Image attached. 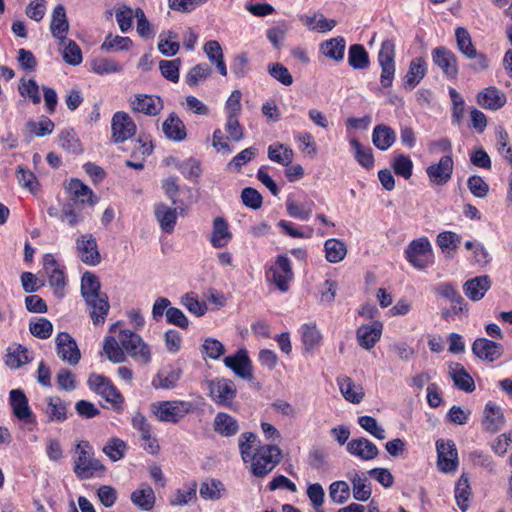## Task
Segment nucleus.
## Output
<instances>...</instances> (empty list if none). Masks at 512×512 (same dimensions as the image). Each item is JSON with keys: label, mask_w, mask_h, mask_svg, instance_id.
Masks as SVG:
<instances>
[{"label": "nucleus", "mask_w": 512, "mask_h": 512, "mask_svg": "<svg viewBox=\"0 0 512 512\" xmlns=\"http://www.w3.org/2000/svg\"><path fill=\"white\" fill-rule=\"evenodd\" d=\"M224 364L243 379L250 380L253 377L251 361L245 349H240L234 355L225 357Z\"/></svg>", "instance_id": "23"}, {"label": "nucleus", "mask_w": 512, "mask_h": 512, "mask_svg": "<svg viewBox=\"0 0 512 512\" xmlns=\"http://www.w3.org/2000/svg\"><path fill=\"white\" fill-rule=\"evenodd\" d=\"M407 261L416 269L424 270L430 264L432 246L425 237L413 240L405 251Z\"/></svg>", "instance_id": "8"}, {"label": "nucleus", "mask_w": 512, "mask_h": 512, "mask_svg": "<svg viewBox=\"0 0 512 512\" xmlns=\"http://www.w3.org/2000/svg\"><path fill=\"white\" fill-rule=\"evenodd\" d=\"M63 51V59L70 65H79L82 62V52L77 43L73 40H66Z\"/></svg>", "instance_id": "63"}, {"label": "nucleus", "mask_w": 512, "mask_h": 512, "mask_svg": "<svg viewBox=\"0 0 512 512\" xmlns=\"http://www.w3.org/2000/svg\"><path fill=\"white\" fill-rule=\"evenodd\" d=\"M392 166L396 175L405 179H410L412 176L413 162L408 156L403 154L396 156Z\"/></svg>", "instance_id": "60"}, {"label": "nucleus", "mask_w": 512, "mask_h": 512, "mask_svg": "<svg viewBox=\"0 0 512 512\" xmlns=\"http://www.w3.org/2000/svg\"><path fill=\"white\" fill-rule=\"evenodd\" d=\"M29 330L33 336L40 339H47L52 334L53 325L48 319L40 318L36 322L30 323Z\"/></svg>", "instance_id": "64"}, {"label": "nucleus", "mask_w": 512, "mask_h": 512, "mask_svg": "<svg viewBox=\"0 0 512 512\" xmlns=\"http://www.w3.org/2000/svg\"><path fill=\"white\" fill-rule=\"evenodd\" d=\"M232 239L229 224L223 217H216L213 220V229L210 236V243L214 248L225 247Z\"/></svg>", "instance_id": "31"}, {"label": "nucleus", "mask_w": 512, "mask_h": 512, "mask_svg": "<svg viewBox=\"0 0 512 512\" xmlns=\"http://www.w3.org/2000/svg\"><path fill=\"white\" fill-rule=\"evenodd\" d=\"M505 424V417L500 406L489 402L483 411L482 426L486 432L496 433Z\"/></svg>", "instance_id": "25"}, {"label": "nucleus", "mask_w": 512, "mask_h": 512, "mask_svg": "<svg viewBox=\"0 0 512 512\" xmlns=\"http://www.w3.org/2000/svg\"><path fill=\"white\" fill-rule=\"evenodd\" d=\"M282 451L276 445H263L258 447L251 459V472L256 477H264L269 474L281 461Z\"/></svg>", "instance_id": "3"}, {"label": "nucleus", "mask_w": 512, "mask_h": 512, "mask_svg": "<svg viewBox=\"0 0 512 512\" xmlns=\"http://www.w3.org/2000/svg\"><path fill=\"white\" fill-rule=\"evenodd\" d=\"M132 45L128 37L108 35L101 45V50L105 52L128 50Z\"/></svg>", "instance_id": "57"}, {"label": "nucleus", "mask_w": 512, "mask_h": 512, "mask_svg": "<svg viewBox=\"0 0 512 512\" xmlns=\"http://www.w3.org/2000/svg\"><path fill=\"white\" fill-rule=\"evenodd\" d=\"M432 60L448 78L454 79L457 77V57L451 50L444 46L434 48L432 51Z\"/></svg>", "instance_id": "20"}, {"label": "nucleus", "mask_w": 512, "mask_h": 512, "mask_svg": "<svg viewBox=\"0 0 512 512\" xmlns=\"http://www.w3.org/2000/svg\"><path fill=\"white\" fill-rule=\"evenodd\" d=\"M350 144L355 151V158L357 162L366 169L372 168L374 164V157L371 148L363 147L355 138H351Z\"/></svg>", "instance_id": "46"}, {"label": "nucleus", "mask_w": 512, "mask_h": 512, "mask_svg": "<svg viewBox=\"0 0 512 512\" xmlns=\"http://www.w3.org/2000/svg\"><path fill=\"white\" fill-rule=\"evenodd\" d=\"M88 385L94 392L101 395L107 402H110L114 405L122 404L123 396L108 378L102 375L92 374L88 378Z\"/></svg>", "instance_id": "13"}, {"label": "nucleus", "mask_w": 512, "mask_h": 512, "mask_svg": "<svg viewBox=\"0 0 512 512\" xmlns=\"http://www.w3.org/2000/svg\"><path fill=\"white\" fill-rule=\"evenodd\" d=\"M295 139L298 141V148L302 153L308 155L311 158H315L317 155V146L313 136L307 132H299L295 135Z\"/></svg>", "instance_id": "58"}, {"label": "nucleus", "mask_w": 512, "mask_h": 512, "mask_svg": "<svg viewBox=\"0 0 512 512\" xmlns=\"http://www.w3.org/2000/svg\"><path fill=\"white\" fill-rule=\"evenodd\" d=\"M43 267L48 275L49 285L57 297L64 295V287L66 285L64 272L59 268V265L51 254L44 255Z\"/></svg>", "instance_id": "17"}, {"label": "nucleus", "mask_w": 512, "mask_h": 512, "mask_svg": "<svg viewBox=\"0 0 512 512\" xmlns=\"http://www.w3.org/2000/svg\"><path fill=\"white\" fill-rule=\"evenodd\" d=\"M476 102L486 110L497 111L507 102L505 93L495 86H489L481 90L476 96Z\"/></svg>", "instance_id": "22"}, {"label": "nucleus", "mask_w": 512, "mask_h": 512, "mask_svg": "<svg viewBox=\"0 0 512 512\" xmlns=\"http://www.w3.org/2000/svg\"><path fill=\"white\" fill-rule=\"evenodd\" d=\"M448 368L449 375L458 389L466 393H471L475 390V382L462 364L452 362Z\"/></svg>", "instance_id": "29"}, {"label": "nucleus", "mask_w": 512, "mask_h": 512, "mask_svg": "<svg viewBox=\"0 0 512 512\" xmlns=\"http://www.w3.org/2000/svg\"><path fill=\"white\" fill-rule=\"evenodd\" d=\"M203 49H204V52L206 53L207 57L209 58V60L212 63L216 64V68H217L218 72L222 76H226L227 68H226V64L223 59V52H222V48H221L219 42L216 40L207 41L204 44Z\"/></svg>", "instance_id": "39"}, {"label": "nucleus", "mask_w": 512, "mask_h": 512, "mask_svg": "<svg viewBox=\"0 0 512 512\" xmlns=\"http://www.w3.org/2000/svg\"><path fill=\"white\" fill-rule=\"evenodd\" d=\"M209 396L218 406L231 408L237 389L233 381L216 379L209 382Z\"/></svg>", "instance_id": "10"}, {"label": "nucleus", "mask_w": 512, "mask_h": 512, "mask_svg": "<svg viewBox=\"0 0 512 512\" xmlns=\"http://www.w3.org/2000/svg\"><path fill=\"white\" fill-rule=\"evenodd\" d=\"M30 361L28 350L18 345L13 351H9L6 355L5 363L11 369H17Z\"/></svg>", "instance_id": "51"}, {"label": "nucleus", "mask_w": 512, "mask_h": 512, "mask_svg": "<svg viewBox=\"0 0 512 512\" xmlns=\"http://www.w3.org/2000/svg\"><path fill=\"white\" fill-rule=\"evenodd\" d=\"M378 62L381 67V85L385 88L390 87L395 74V44L392 40L386 39L382 42Z\"/></svg>", "instance_id": "7"}, {"label": "nucleus", "mask_w": 512, "mask_h": 512, "mask_svg": "<svg viewBox=\"0 0 512 512\" xmlns=\"http://www.w3.org/2000/svg\"><path fill=\"white\" fill-rule=\"evenodd\" d=\"M491 287L489 276L482 275L466 281L463 285V292L471 301L481 300Z\"/></svg>", "instance_id": "27"}, {"label": "nucleus", "mask_w": 512, "mask_h": 512, "mask_svg": "<svg viewBox=\"0 0 512 512\" xmlns=\"http://www.w3.org/2000/svg\"><path fill=\"white\" fill-rule=\"evenodd\" d=\"M373 144L380 150L388 149L396 140L394 130H373Z\"/></svg>", "instance_id": "62"}, {"label": "nucleus", "mask_w": 512, "mask_h": 512, "mask_svg": "<svg viewBox=\"0 0 512 512\" xmlns=\"http://www.w3.org/2000/svg\"><path fill=\"white\" fill-rule=\"evenodd\" d=\"M293 277L294 273L290 261L285 255H279L267 272V279L282 292L288 291L289 283Z\"/></svg>", "instance_id": "9"}, {"label": "nucleus", "mask_w": 512, "mask_h": 512, "mask_svg": "<svg viewBox=\"0 0 512 512\" xmlns=\"http://www.w3.org/2000/svg\"><path fill=\"white\" fill-rule=\"evenodd\" d=\"M470 495L471 488L469 485V480L465 474H462L455 487V498L462 511H466L468 507L466 503L469 501Z\"/></svg>", "instance_id": "49"}, {"label": "nucleus", "mask_w": 512, "mask_h": 512, "mask_svg": "<svg viewBox=\"0 0 512 512\" xmlns=\"http://www.w3.org/2000/svg\"><path fill=\"white\" fill-rule=\"evenodd\" d=\"M382 323L375 321L370 325H362L357 330V339L361 347L371 349L380 339Z\"/></svg>", "instance_id": "32"}, {"label": "nucleus", "mask_w": 512, "mask_h": 512, "mask_svg": "<svg viewBox=\"0 0 512 512\" xmlns=\"http://www.w3.org/2000/svg\"><path fill=\"white\" fill-rule=\"evenodd\" d=\"M76 248L83 263L95 266L101 262L97 242L92 234L81 235L76 240Z\"/></svg>", "instance_id": "18"}, {"label": "nucleus", "mask_w": 512, "mask_h": 512, "mask_svg": "<svg viewBox=\"0 0 512 512\" xmlns=\"http://www.w3.org/2000/svg\"><path fill=\"white\" fill-rule=\"evenodd\" d=\"M129 105L134 112L149 116H155L163 109L161 98L148 94H135L131 96L129 98Z\"/></svg>", "instance_id": "19"}, {"label": "nucleus", "mask_w": 512, "mask_h": 512, "mask_svg": "<svg viewBox=\"0 0 512 512\" xmlns=\"http://www.w3.org/2000/svg\"><path fill=\"white\" fill-rule=\"evenodd\" d=\"M346 48V42L343 37H335L330 40H326L321 44V52L327 58L334 61H342L344 58V52Z\"/></svg>", "instance_id": "37"}, {"label": "nucleus", "mask_w": 512, "mask_h": 512, "mask_svg": "<svg viewBox=\"0 0 512 512\" xmlns=\"http://www.w3.org/2000/svg\"><path fill=\"white\" fill-rule=\"evenodd\" d=\"M178 209L182 214L185 212V209L182 207H170L164 203H158L155 205V217L159 222L161 229L166 233H171L174 230Z\"/></svg>", "instance_id": "26"}, {"label": "nucleus", "mask_w": 512, "mask_h": 512, "mask_svg": "<svg viewBox=\"0 0 512 512\" xmlns=\"http://www.w3.org/2000/svg\"><path fill=\"white\" fill-rule=\"evenodd\" d=\"M78 456L74 462V473L78 478L85 480L92 478L97 472H103V464L93 456L92 448L88 442L78 444Z\"/></svg>", "instance_id": "5"}, {"label": "nucleus", "mask_w": 512, "mask_h": 512, "mask_svg": "<svg viewBox=\"0 0 512 512\" xmlns=\"http://www.w3.org/2000/svg\"><path fill=\"white\" fill-rule=\"evenodd\" d=\"M324 248L326 260L330 263L341 262L347 254L345 243L338 239L332 238L326 240Z\"/></svg>", "instance_id": "40"}, {"label": "nucleus", "mask_w": 512, "mask_h": 512, "mask_svg": "<svg viewBox=\"0 0 512 512\" xmlns=\"http://www.w3.org/2000/svg\"><path fill=\"white\" fill-rule=\"evenodd\" d=\"M329 496L336 504L345 503L350 497L349 485L345 481L333 482L329 487Z\"/></svg>", "instance_id": "55"}, {"label": "nucleus", "mask_w": 512, "mask_h": 512, "mask_svg": "<svg viewBox=\"0 0 512 512\" xmlns=\"http://www.w3.org/2000/svg\"><path fill=\"white\" fill-rule=\"evenodd\" d=\"M213 427L216 433L224 437L235 435L239 429L236 419L224 412L216 414Z\"/></svg>", "instance_id": "36"}, {"label": "nucleus", "mask_w": 512, "mask_h": 512, "mask_svg": "<svg viewBox=\"0 0 512 512\" xmlns=\"http://www.w3.org/2000/svg\"><path fill=\"white\" fill-rule=\"evenodd\" d=\"M69 195L68 203L85 207H92L98 202V197L93 191L79 179L73 178L66 185Z\"/></svg>", "instance_id": "11"}, {"label": "nucleus", "mask_w": 512, "mask_h": 512, "mask_svg": "<svg viewBox=\"0 0 512 512\" xmlns=\"http://www.w3.org/2000/svg\"><path fill=\"white\" fill-rule=\"evenodd\" d=\"M45 415L49 422H64L67 419L68 404L58 396L46 399Z\"/></svg>", "instance_id": "34"}, {"label": "nucleus", "mask_w": 512, "mask_h": 512, "mask_svg": "<svg viewBox=\"0 0 512 512\" xmlns=\"http://www.w3.org/2000/svg\"><path fill=\"white\" fill-rule=\"evenodd\" d=\"M425 72V61L423 59L416 58L412 60L405 76L404 86L413 89L425 76Z\"/></svg>", "instance_id": "41"}, {"label": "nucleus", "mask_w": 512, "mask_h": 512, "mask_svg": "<svg viewBox=\"0 0 512 512\" xmlns=\"http://www.w3.org/2000/svg\"><path fill=\"white\" fill-rule=\"evenodd\" d=\"M455 39L460 53L466 58L474 60L471 64V68L474 71H483L488 68L487 57L477 51L473 45L471 35L466 28L457 27L455 30Z\"/></svg>", "instance_id": "6"}, {"label": "nucleus", "mask_w": 512, "mask_h": 512, "mask_svg": "<svg viewBox=\"0 0 512 512\" xmlns=\"http://www.w3.org/2000/svg\"><path fill=\"white\" fill-rule=\"evenodd\" d=\"M302 330V342L307 352H311L321 341V334L315 324H304Z\"/></svg>", "instance_id": "44"}, {"label": "nucleus", "mask_w": 512, "mask_h": 512, "mask_svg": "<svg viewBox=\"0 0 512 512\" xmlns=\"http://www.w3.org/2000/svg\"><path fill=\"white\" fill-rule=\"evenodd\" d=\"M197 483L192 482L187 489H178L175 494L170 498L172 506H183L191 501L196 500Z\"/></svg>", "instance_id": "50"}, {"label": "nucleus", "mask_w": 512, "mask_h": 512, "mask_svg": "<svg viewBox=\"0 0 512 512\" xmlns=\"http://www.w3.org/2000/svg\"><path fill=\"white\" fill-rule=\"evenodd\" d=\"M454 162L450 155L440 158L426 168L429 181L433 185H445L452 177Z\"/></svg>", "instance_id": "16"}, {"label": "nucleus", "mask_w": 512, "mask_h": 512, "mask_svg": "<svg viewBox=\"0 0 512 512\" xmlns=\"http://www.w3.org/2000/svg\"><path fill=\"white\" fill-rule=\"evenodd\" d=\"M126 443L119 438L110 439L103 447V452L112 460L118 461L124 457Z\"/></svg>", "instance_id": "54"}, {"label": "nucleus", "mask_w": 512, "mask_h": 512, "mask_svg": "<svg viewBox=\"0 0 512 512\" xmlns=\"http://www.w3.org/2000/svg\"><path fill=\"white\" fill-rule=\"evenodd\" d=\"M103 350L107 355V358L114 363H122L126 359L124 349L121 346L119 339L116 340L113 337H108L104 342Z\"/></svg>", "instance_id": "45"}, {"label": "nucleus", "mask_w": 512, "mask_h": 512, "mask_svg": "<svg viewBox=\"0 0 512 512\" xmlns=\"http://www.w3.org/2000/svg\"><path fill=\"white\" fill-rule=\"evenodd\" d=\"M348 63L356 70L368 68L370 64L369 54L361 44H353L349 47Z\"/></svg>", "instance_id": "38"}, {"label": "nucleus", "mask_w": 512, "mask_h": 512, "mask_svg": "<svg viewBox=\"0 0 512 512\" xmlns=\"http://www.w3.org/2000/svg\"><path fill=\"white\" fill-rule=\"evenodd\" d=\"M57 355L68 364L75 366L81 359V353L75 339L67 332H60L55 338Z\"/></svg>", "instance_id": "12"}, {"label": "nucleus", "mask_w": 512, "mask_h": 512, "mask_svg": "<svg viewBox=\"0 0 512 512\" xmlns=\"http://www.w3.org/2000/svg\"><path fill=\"white\" fill-rule=\"evenodd\" d=\"M438 454L437 466L443 472L456 471L458 467V453L452 440H438L436 442Z\"/></svg>", "instance_id": "14"}, {"label": "nucleus", "mask_w": 512, "mask_h": 512, "mask_svg": "<svg viewBox=\"0 0 512 512\" xmlns=\"http://www.w3.org/2000/svg\"><path fill=\"white\" fill-rule=\"evenodd\" d=\"M212 73L211 68L207 64H198L190 69L185 79L188 85L195 86L200 81L208 78Z\"/></svg>", "instance_id": "61"}, {"label": "nucleus", "mask_w": 512, "mask_h": 512, "mask_svg": "<svg viewBox=\"0 0 512 512\" xmlns=\"http://www.w3.org/2000/svg\"><path fill=\"white\" fill-rule=\"evenodd\" d=\"M151 410L159 421L177 424L187 415L194 413L196 406L191 401L166 400L153 403Z\"/></svg>", "instance_id": "2"}, {"label": "nucleus", "mask_w": 512, "mask_h": 512, "mask_svg": "<svg viewBox=\"0 0 512 512\" xmlns=\"http://www.w3.org/2000/svg\"><path fill=\"white\" fill-rule=\"evenodd\" d=\"M339 389L343 397L354 404H359L364 398V390L361 385L356 384L350 377L337 379Z\"/></svg>", "instance_id": "35"}, {"label": "nucleus", "mask_w": 512, "mask_h": 512, "mask_svg": "<svg viewBox=\"0 0 512 512\" xmlns=\"http://www.w3.org/2000/svg\"><path fill=\"white\" fill-rule=\"evenodd\" d=\"M92 70L100 75L115 73L122 70V66L114 60L98 57L91 62Z\"/></svg>", "instance_id": "52"}, {"label": "nucleus", "mask_w": 512, "mask_h": 512, "mask_svg": "<svg viewBox=\"0 0 512 512\" xmlns=\"http://www.w3.org/2000/svg\"><path fill=\"white\" fill-rule=\"evenodd\" d=\"M287 212L291 217L308 220L312 214V204L297 203L291 199L286 202Z\"/></svg>", "instance_id": "59"}, {"label": "nucleus", "mask_w": 512, "mask_h": 512, "mask_svg": "<svg viewBox=\"0 0 512 512\" xmlns=\"http://www.w3.org/2000/svg\"><path fill=\"white\" fill-rule=\"evenodd\" d=\"M347 450L350 454L362 460H372L376 458L379 453L376 445L366 438L352 439L347 444Z\"/></svg>", "instance_id": "30"}, {"label": "nucleus", "mask_w": 512, "mask_h": 512, "mask_svg": "<svg viewBox=\"0 0 512 512\" xmlns=\"http://www.w3.org/2000/svg\"><path fill=\"white\" fill-rule=\"evenodd\" d=\"M132 426L140 433L143 449L149 454H158L160 446L157 439L151 434V425L146 417L140 412H136L132 417Z\"/></svg>", "instance_id": "15"}, {"label": "nucleus", "mask_w": 512, "mask_h": 512, "mask_svg": "<svg viewBox=\"0 0 512 512\" xmlns=\"http://www.w3.org/2000/svg\"><path fill=\"white\" fill-rule=\"evenodd\" d=\"M257 436L252 432H245L239 437V449L241 458L245 463H248L255 451H253L254 444Z\"/></svg>", "instance_id": "53"}, {"label": "nucleus", "mask_w": 512, "mask_h": 512, "mask_svg": "<svg viewBox=\"0 0 512 512\" xmlns=\"http://www.w3.org/2000/svg\"><path fill=\"white\" fill-rule=\"evenodd\" d=\"M359 425L373 437L378 440H384L386 438V432L381 427L377 420L371 416H361L358 418Z\"/></svg>", "instance_id": "56"}, {"label": "nucleus", "mask_w": 512, "mask_h": 512, "mask_svg": "<svg viewBox=\"0 0 512 512\" xmlns=\"http://www.w3.org/2000/svg\"><path fill=\"white\" fill-rule=\"evenodd\" d=\"M472 352L479 359L492 363L503 355L504 348L486 338H477L472 344Z\"/></svg>", "instance_id": "21"}, {"label": "nucleus", "mask_w": 512, "mask_h": 512, "mask_svg": "<svg viewBox=\"0 0 512 512\" xmlns=\"http://www.w3.org/2000/svg\"><path fill=\"white\" fill-rule=\"evenodd\" d=\"M223 490L224 485L221 481L210 479L201 483L199 493L205 500H218L221 498V492Z\"/></svg>", "instance_id": "47"}, {"label": "nucleus", "mask_w": 512, "mask_h": 512, "mask_svg": "<svg viewBox=\"0 0 512 512\" xmlns=\"http://www.w3.org/2000/svg\"><path fill=\"white\" fill-rule=\"evenodd\" d=\"M9 402L14 416L20 421L32 422L33 413L29 407L28 399L20 389H13L9 393Z\"/></svg>", "instance_id": "24"}, {"label": "nucleus", "mask_w": 512, "mask_h": 512, "mask_svg": "<svg viewBox=\"0 0 512 512\" xmlns=\"http://www.w3.org/2000/svg\"><path fill=\"white\" fill-rule=\"evenodd\" d=\"M268 157L271 161L277 162L283 166H288L293 161L294 153L292 149L282 144L275 143L268 147Z\"/></svg>", "instance_id": "43"}, {"label": "nucleus", "mask_w": 512, "mask_h": 512, "mask_svg": "<svg viewBox=\"0 0 512 512\" xmlns=\"http://www.w3.org/2000/svg\"><path fill=\"white\" fill-rule=\"evenodd\" d=\"M100 281L98 277L85 272L81 279V294L90 308V316L94 324L104 323L109 312L110 305L105 293L100 292Z\"/></svg>", "instance_id": "1"}, {"label": "nucleus", "mask_w": 512, "mask_h": 512, "mask_svg": "<svg viewBox=\"0 0 512 512\" xmlns=\"http://www.w3.org/2000/svg\"><path fill=\"white\" fill-rule=\"evenodd\" d=\"M69 29V22L66 16L65 7L62 4L55 6L52 12V19L50 24V30L53 37L60 40L61 44H64L67 40L66 33Z\"/></svg>", "instance_id": "28"}, {"label": "nucleus", "mask_w": 512, "mask_h": 512, "mask_svg": "<svg viewBox=\"0 0 512 512\" xmlns=\"http://www.w3.org/2000/svg\"><path fill=\"white\" fill-rule=\"evenodd\" d=\"M82 206L66 202L61 209V220L66 221L71 227L83 222Z\"/></svg>", "instance_id": "48"}, {"label": "nucleus", "mask_w": 512, "mask_h": 512, "mask_svg": "<svg viewBox=\"0 0 512 512\" xmlns=\"http://www.w3.org/2000/svg\"><path fill=\"white\" fill-rule=\"evenodd\" d=\"M118 338L124 353L127 352L136 362L143 365L151 362V348L138 334L129 329H124L120 331Z\"/></svg>", "instance_id": "4"}, {"label": "nucleus", "mask_w": 512, "mask_h": 512, "mask_svg": "<svg viewBox=\"0 0 512 512\" xmlns=\"http://www.w3.org/2000/svg\"><path fill=\"white\" fill-rule=\"evenodd\" d=\"M130 498L132 503L143 511H150L156 501L153 489L146 483L140 484V486L131 493Z\"/></svg>", "instance_id": "33"}, {"label": "nucleus", "mask_w": 512, "mask_h": 512, "mask_svg": "<svg viewBox=\"0 0 512 512\" xmlns=\"http://www.w3.org/2000/svg\"><path fill=\"white\" fill-rule=\"evenodd\" d=\"M58 142L68 153L79 154L83 151L81 140L75 130H62Z\"/></svg>", "instance_id": "42"}]
</instances>
